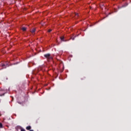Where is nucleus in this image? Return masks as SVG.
I'll return each mask as SVG.
<instances>
[{
  "label": "nucleus",
  "mask_w": 131,
  "mask_h": 131,
  "mask_svg": "<svg viewBox=\"0 0 131 131\" xmlns=\"http://www.w3.org/2000/svg\"><path fill=\"white\" fill-rule=\"evenodd\" d=\"M60 39L61 40H62V41H64V36H61L60 37Z\"/></svg>",
  "instance_id": "nucleus-8"
},
{
  "label": "nucleus",
  "mask_w": 131,
  "mask_h": 131,
  "mask_svg": "<svg viewBox=\"0 0 131 131\" xmlns=\"http://www.w3.org/2000/svg\"><path fill=\"white\" fill-rule=\"evenodd\" d=\"M26 129L27 130H30L31 129V126H28L26 127Z\"/></svg>",
  "instance_id": "nucleus-3"
},
{
  "label": "nucleus",
  "mask_w": 131,
  "mask_h": 131,
  "mask_svg": "<svg viewBox=\"0 0 131 131\" xmlns=\"http://www.w3.org/2000/svg\"><path fill=\"white\" fill-rule=\"evenodd\" d=\"M71 39H72V40H74V37H72Z\"/></svg>",
  "instance_id": "nucleus-11"
},
{
  "label": "nucleus",
  "mask_w": 131,
  "mask_h": 131,
  "mask_svg": "<svg viewBox=\"0 0 131 131\" xmlns=\"http://www.w3.org/2000/svg\"><path fill=\"white\" fill-rule=\"evenodd\" d=\"M2 91H0V96H4L5 95V93H3V94H2Z\"/></svg>",
  "instance_id": "nucleus-7"
},
{
  "label": "nucleus",
  "mask_w": 131,
  "mask_h": 131,
  "mask_svg": "<svg viewBox=\"0 0 131 131\" xmlns=\"http://www.w3.org/2000/svg\"><path fill=\"white\" fill-rule=\"evenodd\" d=\"M1 67H3V68H7V67H6V64H1Z\"/></svg>",
  "instance_id": "nucleus-4"
},
{
  "label": "nucleus",
  "mask_w": 131,
  "mask_h": 131,
  "mask_svg": "<svg viewBox=\"0 0 131 131\" xmlns=\"http://www.w3.org/2000/svg\"><path fill=\"white\" fill-rule=\"evenodd\" d=\"M31 33H34L35 32V29H33L32 30H31Z\"/></svg>",
  "instance_id": "nucleus-6"
},
{
  "label": "nucleus",
  "mask_w": 131,
  "mask_h": 131,
  "mask_svg": "<svg viewBox=\"0 0 131 131\" xmlns=\"http://www.w3.org/2000/svg\"><path fill=\"white\" fill-rule=\"evenodd\" d=\"M73 16H75V19H77V17L79 16V15H78V13H74V14H73Z\"/></svg>",
  "instance_id": "nucleus-2"
},
{
  "label": "nucleus",
  "mask_w": 131,
  "mask_h": 131,
  "mask_svg": "<svg viewBox=\"0 0 131 131\" xmlns=\"http://www.w3.org/2000/svg\"><path fill=\"white\" fill-rule=\"evenodd\" d=\"M52 29H49L48 30V32H51Z\"/></svg>",
  "instance_id": "nucleus-10"
},
{
  "label": "nucleus",
  "mask_w": 131,
  "mask_h": 131,
  "mask_svg": "<svg viewBox=\"0 0 131 131\" xmlns=\"http://www.w3.org/2000/svg\"><path fill=\"white\" fill-rule=\"evenodd\" d=\"M26 29H27V28H25V27H23V28H21V30H22L23 31H26Z\"/></svg>",
  "instance_id": "nucleus-5"
},
{
  "label": "nucleus",
  "mask_w": 131,
  "mask_h": 131,
  "mask_svg": "<svg viewBox=\"0 0 131 131\" xmlns=\"http://www.w3.org/2000/svg\"><path fill=\"white\" fill-rule=\"evenodd\" d=\"M0 127H3V124L2 123H0Z\"/></svg>",
  "instance_id": "nucleus-9"
},
{
  "label": "nucleus",
  "mask_w": 131,
  "mask_h": 131,
  "mask_svg": "<svg viewBox=\"0 0 131 131\" xmlns=\"http://www.w3.org/2000/svg\"><path fill=\"white\" fill-rule=\"evenodd\" d=\"M44 57L47 59V60H52L53 57L51 56L50 54H46L44 55Z\"/></svg>",
  "instance_id": "nucleus-1"
},
{
  "label": "nucleus",
  "mask_w": 131,
  "mask_h": 131,
  "mask_svg": "<svg viewBox=\"0 0 131 131\" xmlns=\"http://www.w3.org/2000/svg\"><path fill=\"white\" fill-rule=\"evenodd\" d=\"M20 131H26L25 129L21 128Z\"/></svg>",
  "instance_id": "nucleus-12"
}]
</instances>
